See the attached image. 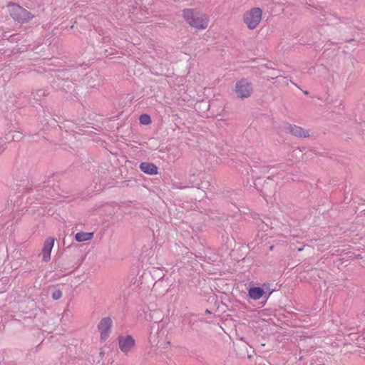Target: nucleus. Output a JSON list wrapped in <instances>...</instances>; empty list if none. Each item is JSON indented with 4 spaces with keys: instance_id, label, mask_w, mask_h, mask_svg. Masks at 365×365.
I'll use <instances>...</instances> for the list:
<instances>
[{
    "instance_id": "1",
    "label": "nucleus",
    "mask_w": 365,
    "mask_h": 365,
    "mask_svg": "<svg viewBox=\"0 0 365 365\" xmlns=\"http://www.w3.org/2000/svg\"><path fill=\"white\" fill-rule=\"evenodd\" d=\"M182 15L187 24L195 29L205 30L208 26V16L197 9H185Z\"/></svg>"
},
{
    "instance_id": "2",
    "label": "nucleus",
    "mask_w": 365,
    "mask_h": 365,
    "mask_svg": "<svg viewBox=\"0 0 365 365\" xmlns=\"http://www.w3.org/2000/svg\"><path fill=\"white\" fill-rule=\"evenodd\" d=\"M263 11L259 7H252L245 11L242 16L243 24L250 30H254L258 27L262 20Z\"/></svg>"
},
{
    "instance_id": "3",
    "label": "nucleus",
    "mask_w": 365,
    "mask_h": 365,
    "mask_svg": "<svg viewBox=\"0 0 365 365\" xmlns=\"http://www.w3.org/2000/svg\"><path fill=\"white\" fill-rule=\"evenodd\" d=\"M9 11L15 21L21 23L27 22L33 17L29 11L15 4L9 6Z\"/></svg>"
},
{
    "instance_id": "4",
    "label": "nucleus",
    "mask_w": 365,
    "mask_h": 365,
    "mask_svg": "<svg viewBox=\"0 0 365 365\" xmlns=\"http://www.w3.org/2000/svg\"><path fill=\"white\" fill-rule=\"evenodd\" d=\"M252 91L253 88L252 84L246 79H241L237 81L235 86V92L238 98H249L252 93Z\"/></svg>"
},
{
    "instance_id": "5",
    "label": "nucleus",
    "mask_w": 365,
    "mask_h": 365,
    "mask_svg": "<svg viewBox=\"0 0 365 365\" xmlns=\"http://www.w3.org/2000/svg\"><path fill=\"white\" fill-rule=\"evenodd\" d=\"M282 130L287 133L299 138H306L309 135L307 130L299 126L292 125L288 123H284L282 124Z\"/></svg>"
},
{
    "instance_id": "6",
    "label": "nucleus",
    "mask_w": 365,
    "mask_h": 365,
    "mask_svg": "<svg viewBox=\"0 0 365 365\" xmlns=\"http://www.w3.org/2000/svg\"><path fill=\"white\" fill-rule=\"evenodd\" d=\"M118 343L120 350L127 354L135 346V340L130 335L126 336H120L118 338Z\"/></svg>"
},
{
    "instance_id": "7",
    "label": "nucleus",
    "mask_w": 365,
    "mask_h": 365,
    "mask_svg": "<svg viewBox=\"0 0 365 365\" xmlns=\"http://www.w3.org/2000/svg\"><path fill=\"white\" fill-rule=\"evenodd\" d=\"M112 325V320L109 317L103 318L98 324V328L101 332V340H105L108 336Z\"/></svg>"
},
{
    "instance_id": "8",
    "label": "nucleus",
    "mask_w": 365,
    "mask_h": 365,
    "mask_svg": "<svg viewBox=\"0 0 365 365\" xmlns=\"http://www.w3.org/2000/svg\"><path fill=\"white\" fill-rule=\"evenodd\" d=\"M55 240L53 237H48L43 242L41 255L43 262H48L51 259V253L54 245Z\"/></svg>"
},
{
    "instance_id": "9",
    "label": "nucleus",
    "mask_w": 365,
    "mask_h": 365,
    "mask_svg": "<svg viewBox=\"0 0 365 365\" xmlns=\"http://www.w3.org/2000/svg\"><path fill=\"white\" fill-rule=\"evenodd\" d=\"M140 169L144 173L150 175H157L158 173V167L154 163H141L140 164Z\"/></svg>"
},
{
    "instance_id": "10",
    "label": "nucleus",
    "mask_w": 365,
    "mask_h": 365,
    "mask_svg": "<svg viewBox=\"0 0 365 365\" xmlns=\"http://www.w3.org/2000/svg\"><path fill=\"white\" fill-rule=\"evenodd\" d=\"M264 290L259 287H252L248 291L249 297L255 300L259 299L264 294Z\"/></svg>"
},
{
    "instance_id": "11",
    "label": "nucleus",
    "mask_w": 365,
    "mask_h": 365,
    "mask_svg": "<svg viewBox=\"0 0 365 365\" xmlns=\"http://www.w3.org/2000/svg\"><path fill=\"white\" fill-rule=\"evenodd\" d=\"M93 237V232H77L75 239L77 242H85L91 240Z\"/></svg>"
},
{
    "instance_id": "12",
    "label": "nucleus",
    "mask_w": 365,
    "mask_h": 365,
    "mask_svg": "<svg viewBox=\"0 0 365 365\" xmlns=\"http://www.w3.org/2000/svg\"><path fill=\"white\" fill-rule=\"evenodd\" d=\"M140 123L143 125H149L151 123V119L149 115L143 114L140 116Z\"/></svg>"
},
{
    "instance_id": "13",
    "label": "nucleus",
    "mask_w": 365,
    "mask_h": 365,
    "mask_svg": "<svg viewBox=\"0 0 365 365\" xmlns=\"http://www.w3.org/2000/svg\"><path fill=\"white\" fill-rule=\"evenodd\" d=\"M63 293L61 290H56L52 293V298L54 300H58L62 297Z\"/></svg>"
},
{
    "instance_id": "14",
    "label": "nucleus",
    "mask_w": 365,
    "mask_h": 365,
    "mask_svg": "<svg viewBox=\"0 0 365 365\" xmlns=\"http://www.w3.org/2000/svg\"><path fill=\"white\" fill-rule=\"evenodd\" d=\"M302 250H303V248H299V249H298V251H299V252H301V251H302Z\"/></svg>"
},
{
    "instance_id": "15",
    "label": "nucleus",
    "mask_w": 365,
    "mask_h": 365,
    "mask_svg": "<svg viewBox=\"0 0 365 365\" xmlns=\"http://www.w3.org/2000/svg\"><path fill=\"white\" fill-rule=\"evenodd\" d=\"M206 313H210V311L207 309Z\"/></svg>"
}]
</instances>
